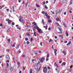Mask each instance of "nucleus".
Returning a JSON list of instances; mask_svg holds the SVG:
<instances>
[{"mask_svg":"<svg viewBox=\"0 0 73 73\" xmlns=\"http://www.w3.org/2000/svg\"><path fill=\"white\" fill-rule=\"evenodd\" d=\"M36 29H37L39 33H42V31H41V30L38 27L36 26L34 27H33V30L34 32H35Z\"/></svg>","mask_w":73,"mask_h":73,"instance_id":"obj_1","label":"nucleus"},{"mask_svg":"<svg viewBox=\"0 0 73 73\" xmlns=\"http://www.w3.org/2000/svg\"><path fill=\"white\" fill-rule=\"evenodd\" d=\"M48 70V69H47V67L45 66L44 67L43 69V71L44 73H46L47 72Z\"/></svg>","mask_w":73,"mask_h":73,"instance_id":"obj_2","label":"nucleus"},{"mask_svg":"<svg viewBox=\"0 0 73 73\" xmlns=\"http://www.w3.org/2000/svg\"><path fill=\"white\" fill-rule=\"evenodd\" d=\"M44 60H45L44 58H42L40 62H41V63H43V62H44Z\"/></svg>","mask_w":73,"mask_h":73,"instance_id":"obj_3","label":"nucleus"},{"mask_svg":"<svg viewBox=\"0 0 73 73\" xmlns=\"http://www.w3.org/2000/svg\"><path fill=\"white\" fill-rule=\"evenodd\" d=\"M6 60H10V57L8 55H7L6 56Z\"/></svg>","mask_w":73,"mask_h":73,"instance_id":"obj_4","label":"nucleus"},{"mask_svg":"<svg viewBox=\"0 0 73 73\" xmlns=\"http://www.w3.org/2000/svg\"><path fill=\"white\" fill-rule=\"evenodd\" d=\"M56 21H60V22H61V19H60L59 18H57L56 19Z\"/></svg>","mask_w":73,"mask_h":73,"instance_id":"obj_5","label":"nucleus"},{"mask_svg":"<svg viewBox=\"0 0 73 73\" xmlns=\"http://www.w3.org/2000/svg\"><path fill=\"white\" fill-rule=\"evenodd\" d=\"M45 15L46 17H47L48 18V19H49L50 17H49V15H48L47 13H46L45 14Z\"/></svg>","mask_w":73,"mask_h":73,"instance_id":"obj_6","label":"nucleus"},{"mask_svg":"<svg viewBox=\"0 0 73 73\" xmlns=\"http://www.w3.org/2000/svg\"><path fill=\"white\" fill-rule=\"evenodd\" d=\"M54 50V52L55 53V56H57V52H57V50Z\"/></svg>","mask_w":73,"mask_h":73,"instance_id":"obj_7","label":"nucleus"},{"mask_svg":"<svg viewBox=\"0 0 73 73\" xmlns=\"http://www.w3.org/2000/svg\"><path fill=\"white\" fill-rule=\"evenodd\" d=\"M65 65H66V63H65V62H64L61 64V65L62 66H63V65H64V66H65Z\"/></svg>","mask_w":73,"mask_h":73,"instance_id":"obj_8","label":"nucleus"},{"mask_svg":"<svg viewBox=\"0 0 73 73\" xmlns=\"http://www.w3.org/2000/svg\"><path fill=\"white\" fill-rule=\"evenodd\" d=\"M33 71V70H32V69L31 68L29 70V73H32V71Z\"/></svg>","mask_w":73,"mask_h":73,"instance_id":"obj_9","label":"nucleus"},{"mask_svg":"<svg viewBox=\"0 0 73 73\" xmlns=\"http://www.w3.org/2000/svg\"><path fill=\"white\" fill-rule=\"evenodd\" d=\"M10 71H11V72H12V71H13V68L11 67L10 68Z\"/></svg>","mask_w":73,"mask_h":73,"instance_id":"obj_10","label":"nucleus"},{"mask_svg":"<svg viewBox=\"0 0 73 73\" xmlns=\"http://www.w3.org/2000/svg\"><path fill=\"white\" fill-rule=\"evenodd\" d=\"M17 65H18V67H19L20 66V63L19 62H18L17 63Z\"/></svg>","mask_w":73,"mask_h":73,"instance_id":"obj_11","label":"nucleus"},{"mask_svg":"<svg viewBox=\"0 0 73 73\" xmlns=\"http://www.w3.org/2000/svg\"><path fill=\"white\" fill-rule=\"evenodd\" d=\"M19 20L20 22H22V23H23V19H19Z\"/></svg>","mask_w":73,"mask_h":73,"instance_id":"obj_12","label":"nucleus"},{"mask_svg":"<svg viewBox=\"0 0 73 73\" xmlns=\"http://www.w3.org/2000/svg\"><path fill=\"white\" fill-rule=\"evenodd\" d=\"M63 53H64L65 56H66V52L65 51H64L63 52Z\"/></svg>","mask_w":73,"mask_h":73,"instance_id":"obj_13","label":"nucleus"},{"mask_svg":"<svg viewBox=\"0 0 73 73\" xmlns=\"http://www.w3.org/2000/svg\"><path fill=\"white\" fill-rule=\"evenodd\" d=\"M12 23V21L11 20H9V21L8 22V24H11Z\"/></svg>","mask_w":73,"mask_h":73,"instance_id":"obj_14","label":"nucleus"},{"mask_svg":"<svg viewBox=\"0 0 73 73\" xmlns=\"http://www.w3.org/2000/svg\"><path fill=\"white\" fill-rule=\"evenodd\" d=\"M19 45H18L16 47V49H19Z\"/></svg>","mask_w":73,"mask_h":73,"instance_id":"obj_15","label":"nucleus"},{"mask_svg":"<svg viewBox=\"0 0 73 73\" xmlns=\"http://www.w3.org/2000/svg\"><path fill=\"white\" fill-rule=\"evenodd\" d=\"M66 36H69V34H68V33L67 32V31H66Z\"/></svg>","mask_w":73,"mask_h":73,"instance_id":"obj_16","label":"nucleus"},{"mask_svg":"<svg viewBox=\"0 0 73 73\" xmlns=\"http://www.w3.org/2000/svg\"><path fill=\"white\" fill-rule=\"evenodd\" d=\"M43 28H45L46 29H47V28H48V26H44L43 27Z\"/></svg>","mask_w":73,"mask_h":73,"instance_id":"obj_17","label":"nucleus"},{"mask_svg":"<svg viewBox=\"0 0 73 73\" xmlns=\"http://www.w3.org/2000/svg\"><path fill=\"white\" fill-rule=\"evenodd\" d=\"M48 23H52V20L49 19L48 21Z\"/></svg>","mask_w":73,"mask_h":73,"instance_id":"obj_18","label":"nucleus"},{"mask_svg":"<svg viewBox=\"0 0 73 73\" xmlns=\"http://www.w3.org/2000/svg\"><path fill=\"white\" fill-rule=\"evenodd\" d=\"M41 13L43 15H45V13L44 11H42L41 12Z\"/></svg>","mask_w":73,"mask_h":73,"instance_id":"obj_19","label":"nucleus"},{"mask_svg":"<svg viewBox=\"0 0 73 73\" xmlns=\"http://www.w3.org/2000/svg\"><path fill=\"white\" fill-rule=\"evenodd\" d=\"M63 25L64 27H66V25H65V23H63Z\"/></svg>","mask_w":73,"mask_h":73,"instance_id":"obj_20","label":"nucleus"},{"mask_svg":"<svg viewBox=\"0 0 73 73\" xmlns=\"http://www.w3.org/2000/svg\"><path fill=\"white\" fill-rule=\"evenodd\" d=\"M42 23L43 24V25H44V26H46L47 25L45 23Z\"/></svg>","mask_w":73,"mask_h":73,"instance_id":"obj_21","label":"nucleus"},{"mask_svg":"<svg viewBox=\"0 0 73 73\" xmlns=\"http://www.w3.org/2000/svg\"><path fill=\"white\" fill-rule=\"evenodd\" d=\"M25 27H27V28H29V26L27 25H25Z\"/></svg>","mask_w":73,"mask_h":73,"instance_id":"obj_22","label":"nucleus"},{"mask_svg":"<svg viewBox=\"0 0 73 73\" xmlns=\"http://www.w3.org/2000/svg\"><path fill=\"white\" fill-rule=\"evenodd\" d=\"M37 67H38V65H37V66H35V69H37Z\"/></svg>","mask_w":73,"mask_h":73,"instance_id":"obj_23","label":"nucleus"},{"mask_svg":"<svg viewBox=\"0 0 73 73\" xmlns=\"http://www.w3.org/2000/svg\"><path fill=\"white\" fill-rule=\"evenodd\" d=\"M32 24H34L35 25H36V23L34 22L33 23H32Z\"/></svg>","mask_w":73,"mask_h":73,"instance_id":"obj_24","label":"nucleus"},{"mask_svg":"<svg viewBox=\"0 0 73 73\" xmlns=\"http://www.w3.org/2000/svg\"><path fill=\"white\" fill-rule=\"evenodd\" d=\"M52 41L53 40L51 39H50L49 41V42H52Z\"/></svg>","mask_w":73,"mask_h":73,"instance_id":"obj_25","label":"nucleus"},{"mask_svg":"<svg viewBox=\"0 0 73 73\" xmlns=\"http://www.w3.org/2000/svg\"><path fill=\"white\" fill-rule=\"evenodd\" d=\"M3 7H4V6H1L0 7V9H2V8H3Z\"/></svg>","mask_w":73,"mask_h":73,"instance_id":"obj_26","label":"nucleus"},{"mask_svg":"<svg viewBox=\"0 0 73 73\" xmlns=\"http://www.w3.org/2000/svg\"><path fill=\"white\" fill-rule=\"evenodd\" d=\"M59 36L61 37L62 38H63V36H62V35H59Z\"/></svg>","mask_w":73,"mask_h":73,"instance_id":"obj_27","label":"nucleus"},{"mask_svg":"<svg viewBox=\"0 0 73 73\" xmlns=\"http://www.w3.org/2000/svg\"><path fill=\"white\" fill-rule=\"evenodd\" d=\"M49 54H47V58H49Z\"/></svg>","mask_w":73,"mask_h":73,"instance_id":"obj_28","label":"nucleus"},{"mask_svg":"<svg viewBox=\"0 0 73 73\" xmlns=\"http://www.w3.org/2000/svg\"><path fill=\"white\" fill-rule=\"evenodd\" d=\"M42 42H41L40 43V46H42Z\"/></svg>","mask_w":73,"mask_h":73,"instance_id":"obj_29","label":"nucleus"},{"mask_svg":"<svg viewBox=\"0 0 73 73\" xmlns=\"http://www.w3.org/2000/svg\"><path fill=\"white\" fill-rule=\"evenodd\" d=\"M18 29H19V30H21V28H20V27H17Z\"/></svg>","mask_w":73,"mask_h":73,"instance_id":"obj_30","label":"nucleus"},{"mask_svg":"<svg viewBox=\"0 0 73 73\" xmlns=\"http://www.w3.org/2000/svg\"><path fill=\"white\" fill-rule=\"evenodd\" d=\"M27 35L28 36H30V34L29 33H27Z\"/></svg>","mask_w":73,"mask_h":73,"instance_id":"obj_31","label":"nucleus"},{"mask_svg":"<svg viewBox=\"0 0 73 73\" xmlns=\"http://www.w3.org/2000/svg\"><path fill=\"white\" fill-rule=\"evenodd\" d=\"M57 64H56V63L55 62L54 63V65L55 66H57Z\"/></svg>","mask_w":73,"mask_h":73,"instance_id":"obj_32","label":"nucleus"},{"mask_svg":"<svg viewBox=\"0 0 73 73\" xmlns=\"http://www.w3.org/2000/svg\"><path fill=\"white\" fill-rule=\"evenodd\" d=\"M48 58H47L46 57V61H48V60H49V59Z\"/></svg>","mask_w":73,"mask_h":73,"instance_id":"obj_33","label":"nucleus"},{"mask_svg":"<svg viewBox=\"0 0 73 73\" xmlns=\"http://www.w3.org/2000/svg\"><path fill=\"white\" fill-rule=\"evenodd\" d=\"M7 61H6V62H8V63H9V60H7Z\"/></svg>","mask_w":73,"mask_h":73,"instance_id":"obj_34","label":"nucleus"},{"mask_svg":"<svg viewBox=\"0 0 73 73\" xmlns=\"http://www.w3.org/2000/svg\"><path fill=\"white\" fill-rule=\"evenodd\" d=\"M23 68V70H25V68L24 67Z\"/></svg>","mask_w":73,"mask_h":73,"instance_id":"obj_35","label":"nucleus"},{"mask_svg":"<svg viewBox=\"0 0 73 73\" xmlns=\"http://www.w3.org/2000/svg\"><path fill=\"white\" fill-rule=\"evenodd\" d=\"M6 51H7V52H9V49H7L6 50Z\"/></svg>","mask_w":73,"mask_h":73,"instance_id":"obj_36","label":"nucleus"},{"mask_svg":"<svg viewBox=\"0 0 73 73\" xmlns=\"http://www.w3.org/2000/svg\"><path fill=\"white\" fill-rule=\"evenodd\" d=\"M19 18H20V19H23V17L21 16H20L19 17Z\"/></svg>","mask_w":73,"mask_h":73,"instance_id":"obj_37","label":"nucleus"},{"mask_svg":"<svg viewBox=\"0 0 73 73\" xmlns=\"http://www.w3.org/2000/svg\"><path fill=\"white\" fill-rule=\"evenodd\" d=\"M22 58H24V57H25V56L24 55H22Z\"/></svg>","mask_w":73,"mask_h":73,"instance_id":"obj_38","label":"nucleus"},{"mask_svg":"<svg viewBox=\"0 0 73 73\" xmlns=\"http://www.w3.org/2000/svg\"><path fill=\"white\" fill-rule=\"evenodd\" d=\"M25 40L26 41H28V38H25Z\"/></svg>","mask_w":73,"mask_h":73,"instance_id":"obj_39","label":"nucleus"},{"mask_svg":"<svg viewBox=\"0 0 73 73\" xmlns=\"http://www.w3.org/2000/svg\"><path fill=\"white\" fill-rule=\"evenodd\" d=\"M30 42L29 41H27V44H29Z\"/></svg>","mask_w":73,"mask_h":73,"instance_id":"obj_40","label":"nucleus"},{"mask_svg":"<svg viewBox=\"0 0 73 73\" xmlns=\"http://www.w3.org/2000/svg\"><path fill=\"white\" fill-rule=\"evenodd\" d=\"M12 24L13 25H15V23H13V22H12Z\"/></svg>","mask_w":73,"mask_h":73,"instance_id":"obj_41","label":"nucleus"},{"mask_svg":"<svg viewBox=\"0 0 73 73\" xmlns=\"http://www.w3.org/2000/svg\"><path fill=\"white\" fill-rule=\"evenodd\" d=\"M47 68H48V69L49 70L50 69V67H49V66H48V67H47Z\"/></svg>","mask_w":73,"mask_h":73,"instance_id":"obj_42","label":"nucleus"},{"mask_svg":"<svg viewBox=\"0 0 73 73\" xmlns=\"http://www.w3.org/2000/svg\"><path fill=\"white\" fill-rule=\"evenodd\" d=\"M9 19H7L6 20V21H9Z\"/></svg>","mask_w":73,"mask_h":73,"instance_id":"obj_43","label":"nucleus"},{"mask_svg":"<svg viewBox=\"0 0 73 73\" xmlns=\"http://www.w3.org/2000/svg\"><path fill=\"white\" fill-rule=\"evenodd\" d=\"M36 6L37 7H40V6L38 5H37V4L36 5Z\"/></svg>","mask_w":73,"mask_h":73,"instance_id":"obj_44","label":"nucleus"},{"mask_svg":"<svg viewBox=\"0 0 73 73\" xmlns=\"http://www.w3.org/2000/svg\"><path fill=\"white\" fill-rule=\"evenodd\" d=\"M28 2H27V3H26V7H27V5H28Z\"/></svg>","mask_w":73,"mask_h":73,"instance_id":"obj_45","label":"nucleus"},{"mask_svg":"<svg viewBox=\"0 0 73 73\" xmlns=\"http://www.w3.org/2000/svg\"><path fill=\"white\" fill-rule=\"evenodd\" d=\"M42 23H44V19H42Z\"/></svg>","mask_w":73,"mask_h":73,"instance_id":"obj_46","label":"nucleus"},{"mask_svg":"<svg viewBox=\"0 0 73 73\" xmlns=\"http://www.w3.org/2000/svg\"><path fill=\"white\" fill-rule=\"evenodd\" d=\"M52 47L53 49H54V45H52Z\"/></svg>","mask_w":73,"mask_h":73,"instance_id":"obj_47","label":"nucleus"},{"mask_svg":"<svg viewBox=\"0 0 73 73\" xmlns=\"http://www.w3.org/2000/svg\"><path fill=\"white\" fill-rule=\"evenodd\" d=\"M50 29H51V28H50V27H49L48 29V31H50Z\"/></svg>","mask_w":73,"mask_h":73,"instance_id":"obj_48","label":"nucleus"},{"mask_svg":"<svg viewBox=\"0 0 73 73\" xmlns=\"http://www.w3.org/2000/svg\"><path fill=\"white\" fill-rule=\"evenodd\" d=\"M8 42H11V39H9V40H8Z\"/></svg>","mask_w":73,"mask_h":73,"instance_id":"obj_49","label":"nucleus"},{"mask_svg":"<svg viewBox=\"0 0 73 73\" xmlns=\"http://www.w3.org/2000/svg\"><path fill=\"white\" fill-rule=\"evenodd\" d=\"M31 41H33V38H31Z\"/></svg>","mask_w":73,"mask_h":73,"instance_id":"obj_50","label":"nucleus"},{"mask_svg":"<svg viewBox=\"0 0 73 73\" xmlns=\"http://www.w3.org/2000/svg\"><path fill=\"white\" fill-rule=\"evenodd\" d=\"M20 38H21V35H19Z\"/></svg>","mask_w":73,"mask_h":73,"instance_id":"obj_51","label":"nucleus"},{"mask_svg":"<svg viewBox=\"0 0 73 73\" xmlns=\"http://www.w3.org/2000/svg\"><path fill=\"white\" fill-rule=\"evenodd\" d=\"M45 8L46 9H48V8L47 7V6H45Z\"/></svg>","mask_w":73,"mask_h":73,"instance_id":"obj_52","label":"nucleus"},{"mask_svg":"<svg viewBox=\"0 0 73 73\" xmlns=\"http://www.w3.org/2000/svg\"><path fill=\"white\" fill-rule=\"evenodd\" d=\"M7 66H9V64H8V63H7Z\"/></svg>","mask_w":73,"mask_h":73,"instance_id":"obj_53","label":"nucleus"},{"mask_svg":"<svg viewBox=\"0 0 73 73\" xmlns=\"http://www.w3.org/2000/svg\"><path fill=\"white\" fill-rule=\"evenodd\" d=\"M69 12H70V13H72V11H69Z\"/></svg>","mask_w":73,"mask_h":73,"instance_id":"obj_54","label":"nucleus"},{"mask_svg":"<svg viewBox=\"0 0 73 73\" xmlns=\"http://www.w3.org/2000/svg\"><path fill=\"white\" fill-rule=\"evenodd\" d=\"M62 62V61H59V64H61Z\"/></svg>","mask_w":73,"mask_h":73,"instance_id":"obj_55","label":"nucleus"},{"mask_svg":"<svg viewBox=\"0 0 73 73\" xmlns=\"http://www.w3.org/2000/svg\"><path fill=\"white\" fill-rule=\"evenodd\" d=\"M15 44H13L12 46V47H15Z\"/></svg>","mask_w":73,"mask_h":73,"instance_id":"obj_56","label":"nucleus"},{"mask_svg":"<svg viewBox=\"0 0 73 73\" xmlns=\"http://www.w3.org/2000/svg\"><path fill=\"white\" fill-rule=\"evenodd\" d=\"M56 24L58 26H59V24L58 23H57Z\"/></svg>","mask_w":73,"mask_h":73,"instance_id":"obj_57","label":"nucleus"},{"mask_svg":"<svg viewBox=\"0 0 73 73\" xmlns=\"http://www.w3.org/2000/svg\"><path fill=\"white\" fill-rule=\"evenodd\" d=\"M52 14H53V15H54L55 14V13H54V11H53L52 12Z\"/></svg>","mask_w":73,"mask_h":73,"instance_id":"obj_58","label":"nucleus"},{"mask_svg":"<svg viewBox=\"0 0 73 73\" xmlns=\"http://www.w3.org/2000/svg\"><path fill=\"white\" fill-rule=\"evenodd\" d=\"M54 38H57V36H55V37H54Z\"/></svg>","mask_w":73,"mask_h":73,"instance_id":"obj_59","label":"nucleus"},{"mask_svg":"<svg viewBox=\"0 0 73 73\" xmlns=\"http://www.w3.org/2000/svg\"><path fill=\"white\" fill-rule=\"evenodd\" d=\"M0 26L1 27H2V23H1L0 25Z\"/></svg>","mask_w":73,"mask_h":73,"instance_id":"obj_60","label":"nucleus"},{"mask_svg":"<svg viewBox=\"0 0 73 73\" xmlns=\"http://www.w3.org/2000/svg\"><path fill=\"white\" fill-rule=\"evenodd\" d=\"M71 41H70L68 43L70 44V43H71Z\"/></svg>","mask_w":73,"mask_h":73,"instance_id":"obj_61","label":"nucleus"},{"mask_svg":"<svg viewBox=\"0 0 73 73\" xmlns=\"http://www.w3.org/2000/svg\"><path fill=\"white\" fill-rule=\"evenodd\" d=\"M18 1L19 3H20L21 2V0H19Z\"/></svg>","mask_w":73,"mask_h":73,"instance_id":"obj_62","label":"nucleus"},{"mask_svg":"<svg viewBox=\"0 0 73 73\" xmlns=\"http://www.w3.org/2000/svg\"><path fill=\"white\" fill-rule=\"evenodd\" d=\"M34 35L35 36H36V35L35 33H34Z\"/></svg>","mask_w":73,"mask_h":73,"instance_id":"obj_63","label":"nucleus"},{"mask_svg":"<svg viewBox=\"0 0 73 73\" xmlns=\"http://www.w3.org/2000/svg\"><path fill=\"white\" fill-rule=\"evenodd\" d=\"M6 11H9V9H6Z\"/></svg>","mask_w":73,"mask_h":73,"instance_id":"obj_64","label":"nucleus"}]
</instances>
